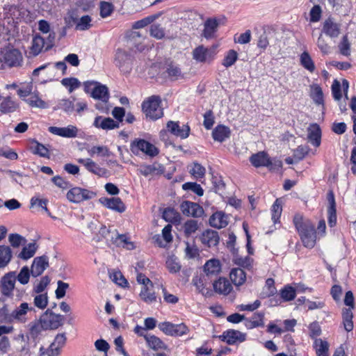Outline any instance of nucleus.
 <instances>
[{
  "label": "nucleus",
  "instance_id": "nucleus-32",
  "mask_svg": "<svg viewBox=\"0 0 356 356\" xmlns=\"http://www.w3.org/2000/svg\"><path fill=\"white\" fill-rule=\"evenodd\" d=\"M209 224L218 229L225 227L227 225L226 216L222 212H216L210 217Z\"/></svg>",
  "mask_w": 356,
  "mask_h": 356
},
{
  "label": "nucleus",
  "instance_id": "nucleus-57",
  "mask_svg": "<svg viewBox=\"0 0 356 356\" xmlns=\"http://www.w3.org/2000/svg\"><path fill=\"white\" fill-rule=\"evenodd\" d=\"M61 83L65 87L68 88L70 92L81 86L80 81L75 77L64 78L62 79Z\"/></svg>",
  "mask_w": 356,
  "mask_h": 356
},
{
  "label": "nucleus",
  "instance_id": "nucleus-63",
  "mask_svg": "<svg viewBox=\"0 0 356 356\" xmlns=\"http://www.w3.org/2000/svg\"><path fill=\"white\" fill-rule=\"evenodd\" d=\"M100 16L102 18H106L108 16H110L113 10H114V6L111 3L107 2V1H102L100 3Z\"/></svg>",
  "mask_w": 356,
  "mask_h": 356
},
{
  "label": "nucleus",
  "instance_id": "nucleus-34",
  "mask_svg": "<svg viewBox=\"0 0 356 356\" xmlns=\"http://www.w3.org/2000/svg\"><path fill=\"white\" fill-rule=\"evenodd\" d=\"M13 257V252L10 247L0 245V268L6 267Z\"/></svg>",
  "mask_w": 356,
  "mask_h": 356
},
{
  "label": "nucleus",
  "instance_id": "nucleus-1",
  "mask_svg": "<svg viewBox=\"0 0 356 356\" xmlns=\"http://www.w3.org/2000/svg\"><path fill=\"white\" fill-rule=\"evenodd\" d=\"M293 223L304 247L312 249L316 243V231L313 222L300 213H296Z\"/></svg>",
  "mask_w": 356,
  "mask_h": 356
},
{
  "label": "nucleus",
  "instance_id": "nucleus-25",
  "mask_svg": "<svg viewBox=\"0 0 356 356\" xmlns=\"http://www.w3.org/2000/svg\"><path fill=\"white\" fill-rule=\"evenodd\" d=\"M145 341L147 347L154 351L168 350V345L159 337L154 334L148 335L146 337Z\"/></svg>",
  "mask_w": 356,
  "mask_h": 356
},
{
  "label": "nucleus",
  "instance_id": "nucleus-6",
  "mask_svg": "<svg viewBox=\"0 0 356 356\" xmlns=\"http://www.w3.org/2000/svg\"><path fill=\"white\" fill-rule=\"evenodd\" d=\"M96 192L75 186L71 188L66 194L67 199L72 203L79 204L84 201L90 200L95 197Z\"/></svg>",
  "mask_w": 356,
  "mask_h": 356
},
{
  "label": "nucleus",
  "instance_id": "nucleus-23",
  "mask_svg": "<svg viewBox=\"0 0 356 356\" xmlns=\"http://www.w3.org/2000/svg\"><path fill=\"white\" fill-rule=\"evenodd\" d=\"M100 202L107 208L122 213L125 211L126 207L120 197L103 198Z\"/></svg>",
  "mask_w": 356,
  "mask_h": 356
},
{
  "label": "nucleus",
  "instance_id": "nucleus-61",
  "mask_svg": "<svg viewBox=\"0 0 356 356\" xmlns=\"http://www.w3.org/2000/svg\"><path fill=\"white\" fill-rule=\"evenodd\" d=\"M179 216L178 213L173 209L170 207L165 208L162 213L163 218L166 222H173L177 221V218Z\"/></svg>",
  "mask_w": 356,
  "mask_h": 356
},
{
  "label": "nucleus",
  "instance_id": "nucleus-16",
  "mask_svg": "<svg viewBox=\"0 0 356 356\" xmlns=\"http://www.w3.org/2000/svg\"><path fill=\"white\" fill-rule=\"evenodd\" d=\"M49 266V259L46 255L37 257L31 265V273L33 277H38L43 273Z\"/></svg>",
  "mask_w": 356,
  "mask_h": 356
},
{
  "label": "nucleus",
  "instance_id": "nucleus-13",
  "mask_svg": "<svg viewBox=\"0 0 356 356\" xmlns=\"http://www.w3.org/2000/svg\"><path fill=\"white\" fill-rule=\"evenodd\" d=\"M180 209L184 216L194 218L201 217L204 213V209L199 204L187 200L182 202Z\"/></svg>",
  "mask_w": 356,
  "mask_h": 356
},
{
  "label": "nucleus",
  "instance_id": "nucleus-38",
  "mask_svg": "<svg viewBox=\"0 0 356 356\" xmlns=\"http://www.w3.org/2000/svg\"><path fill=\"white\" fill-rule=\"evenodd\" d=\"M221 270L220 263L218 259H211L204 266V270L207 275H216Z\"/></svg>",
  "mask_w": 356,
  "mask_h": 356
},
{
  "label": "nucleus",
  "instance_id": "nucleus-14",
  "mask_svg": "<svg viewBox=\"0 0 356 356\" xmlns=\"http://www.w3.org/2000/svg\"><path fill=\"white\" fill-rule=\"evenodd\" d=\"M77 162L82 164L90 172L98 175L101 177H106L108 175V171L106 168L99 167L95 161L90 159H79Z\"/></svg>",
  "mask_w": 356,
  "mask_h": 356
},
{
  "label": "nucleus",
  "instance_id": "nucleus-64",
  "mask_svg": "<svg viewBox=\"0 0 356 356\" xmlns=\"http://www.w3.org/2000/svg\"><path fill=\"white\" fill-rule=\"evenodd\" d=\"M111 279L118 285L122 287H127L129 282L120 271H115L110 275Z\"/></svg>",
  "mask_w": 356,
  "mask_h": 356
},
{
  "label": "nucleus",
  "instance_id": "nucleus-42",
  "mask_svg": "<svg viewBox=\"0 0 356 356\" xmlns=\"http://www.w3.org/2000/svg\"><path fill=\"white\" fill-rule=\"evenodd\" d=\"M280 296L283 302H289L295 299L296 291L293 286L287 284L280 291Z\"/></svg>",
  "mask_w": 356,
  "mask_h": 356
},
{
  "label": "nucleus",
  "instance_id": "nucleus-54",
  "mask_svg": "<svg viewBox=\"0 0 356 356\" xmlns=\"http://www.w3.org/2000/svg\"><path fill=\"white\" fill-rule=\"evenodd\" d=\"M34 305L40 309H44L48 305V296L47 293H38L33 299Z\"/></svg>",
  "mask_w": 356,
  "mask_h": 356
},
{
  "label": "nucleus",
  "instance_id": "nucleus-21",
  "mask_svg": "<svg viewBox=\"0 0 356 356\" xmlns=\"http://www.w3.org/2000/svg\"><path fill=\"white\" fill-rule=\"evenodd\" d=\"M213 287L216 293L224 296L229 294L233 289L229 280L221 277L213 283Z\"/></svg>",
  "mask_w": 356,
  "mask_h": 356
},
{
  "label": "nucleus",
  "instance_id": "nucleus-20",
  "mask_svg": "<svg viewBox=\"0 0 356 356\" xmlns=\"http://www.w3.org/2000/svg\"><path fill=\"white\" fill-rule=\"evenodd\" d=\"M165 72L171 81H177L180 78H183L184 75L179 65L170 59H168L164 63Z\"/></svg>",
  "mask_w": 356,
  "mask_h": 356
},
{
  "label": "nucleus",
  "instance_id": "nucleus-17",
  "mask_svg": "<svg viewBox=\"0 0 356 356\" xmlns=\"http://www.w3.org/2000/svg\"><path fill=\"white\" fill-rule=\"evenodd\" d=\"M92 125L97 129L106 131L118 129L120 127L118 122L109 117L106 118L101 115H98L95 118Z\"/></svg>",
  "mask_w": 356,
  "mask_h": 356
},
{
  "label": "nucleus",
  "instance_id": "nucleus-37",
  "mask_svg": "<svg viewBox=\"0 0 356 356\" xmlns=\"http://www.w3.org/2000/svg\"><path fill=\"white\" fill-rule=\"evenodd\" d=\"M351 308H344L342 310V318L344 329L347 332H350L353 329V314Z\"/></svg>",
  "mask_w": 356,
  "mask_h": 356
},
{
  "label": "nucleus",
  "instance_id": "nucleus-19",
  "mask_svg": "<svg viewBox=\"0 0 356 356\" xmlns=\"http://www.w3.org/2000/svg\"><path fill=\"white\" fill-rule=\"evenodd\" d=\"M201 243L207 248L218 245L220 241L218 233L212 229H207L200 236Z\"/></svg>",
  "mask_w": 356,
  "mask_h": 356
},
{
  "label": "nucleus",
  "instance_id": "nucleus-60",
  "mask_svg": "<svg viewBox=\"0 0 356 356\" xmlns=\"http://www.w3.org/2000/svg\"><path fill=\"white\" fill-rule=\"evenodd\" d=\"M339 49L341 54L343 56H348L350 55V44L346 34L343 36L341 42H339Z\"/></svg>",
  "mask_w": 356,
  "mask_h": 356
},
{
  "label": "nucleus",
  "instance_id": "nucleus-39",
  "mask_svg": "<svg viewBox=\"0 0 356 356\" xmlns=\"http://www.w3.org/2000/svg\"><path fill=\"white\" fill-rule=\"evenodd\" d=\"M300 65L309 72H314L315 70V64L311 56L307 51H303L300 56Z\"/></svg>",
  "mask_w": 356,
  "mask_h": 356
},
{
  "label": "nucleus",
  "instance_id": "nucleus-22",
  "mask_svg": "<svg viewBox=\"0 0 356 356\" xmlns=\"http://www.w3.org/2000/svg\"><path fill=\"white\" fill-rule=\"evenodd\" d=\"M250 162L255 168L270 166L271 159L265 152H259L250 157Z\"/></svg>",
  "mask_w": 356,
  "mask_h": 356
},
{
  "label": "nucleus",
  "instance_id": "nucleus-30",
  "mask_svg": "<svg viewBox=\"0 0 356 356\" xmlns=\"http://www.w3.org/2000/svg\"><path fill=\"white\" fill-rule=\"evenodd\" d=\"M18 104L10 96L2 97L0 102V111L3 114L15 112L18 108Z\"/></svg>",
  "mask_w": 356,
  "mask_h": 356
},
{
  "label": "nucleus",
  "instance_id": "nucleus-11",
  "mask_svg": "<svg viewBox=\"0 0 356 356\" xmlns=\"http://www.w3.org/2000/svg\"><path fill=\"white\" fill-rule=\"evenodd\" d=\"M341 24L330 16L323 23L322 33L332 38H337L341 33Z\"/></svg>",
  "mask_w": 356,
  "mask_h": 356
},
{
  "label": "nucleus",
  "instance_id": "nucleus-28",
  "mask_svg": "<svg viewBox=\"0 0 356 356\" xmlns=\"http://www.w3.org/2000/svg\"><path fill=\"white\" fill-rule=\"evenodd\" d=\"M218 26V22L216 18H209L204 22L203 36L207 39L213 38Z\"/></svg>",
  "mask_w": 356,
  "mask_h": 356
},
{
  "label": "nucleus",
  "instance_id": "nucleus-55",
  "mask_svg": "<svg viewBox=\"0 0 356 356\" xmlns=\"http://www.w3.org/2000/svg\"><path fill=\"white\" fill-rule=\"evenodd\" d=\"M311 97L318 105L323 104L324 102L323 93L319 86H315L312 88Z\"/></svg>",
  "mask_w": 356,
  "mask_h": 356
},
{
  "label": "nucleus",
  "instance_id": "nucleus-50",
  "mask_svg": "<svg viewBox=\"0 0 356 356\" xmlns=\"http://www.w3.org/2000/svg\"><path fill=\"white\" fill-rule=\"evenodd\" d=\"M270 210L272 220L275 224L279 221L282 211V204L278 199L274 202Z\"/></svg>",
  "mask_w": 356,
  "mask_h": 356
},
{
  "label": "nucleus",
  "instance_id": "nucleus-36",
  "mask_svg": "<svg viewBox=\"0 0 356 356\" xmlns=\"http://www.w3.org/2000/svg\"><path fill=\"white\" fill-rule=\"evenodd\" d=\"M44 46V38L39 35L34 36L30 47V54L34 56H38L42 51Z\"/></svg>",
  "mask_w": 356,
  "mask_h": 356
},
{
  "label": "nucleus",
  "instance_id": "nucleus-9",
  "mask_svg": "<svg viewBox=\"0 0 356 356\" xmlns=\"http://www.w3.org/2000/svg\"><path fill=\"white\" fill-rule=\"evenodd\" d=\"M34 310L29 303L24 302L17 306L12 312L13 323L24 324L29 321L28 313Z\"/></svg>",
  "mask_w": 356,
  "mask_h": 356
},
{
  "label": "nucleus",
  "instance_id": "nucleus-15",
  "mask_svg": "<svg viewBox=\"0 0 356 356\" xmlns=\"http://www.w3.org/2000/svg\"><path fill=\"white\" fill-rule=\"evenodd\" d=\"M27 337L33 341H37L40 339L42 332L47 331L46 327L40 319H35L28 324Z\"/></svg>",
  "mask_w": 356,
  "mask_h": 356
},
{
  "label": "nucleus",
  "instance_id": "nucleus-40",
  "mask_svg": "<svg viewBox=\"0 0 356 356\" xmlns=\"http://www.w3.org/2000/svg\"><path fill=\"white\" fill-rule=\"evenodd\" d=\"M317 356H328L329 344L321 339H316L313 344Z\"/></svg>",
  "mask_w": 356,
  "mask_h": 356
},
{
  "label": "nucleus",
  "instance_id": "nucleus-2",
  "mask_svg": "<svg viewBox=\"0 0 356 356\" xmlns=\"http://www.w3.org/2000/svg\"><path fill=\"white\" fill-rule=\"evenodd\" d=\"M142 111L146 118L152 120L161 118L163 116V111L160 96L152 95L145 99L142 103Z\"/></svg>",
  "mask_w": 356,
  "mask_h": 356
},
{
  "label": "nucleus",
  "instance_id": "nucleus-4",
  "mask_svg": "<svg viewBox=\"0 0 356 356\" xmlns=\"http://www.w3.org/2000/svg\"><path fill=\"white\" fill-rule=\"evenodd\" d=\"M130 150L136 156L142 152L151 158L159 154V149L154 145L142 138H135L132 140L130 143Z\"/></svg>",
  "mask_w": 356,
  "mask_h": 356
},
{
  "label": "nucleus",
  "instance_id": "nucleus-41",
  "mask_svg": "<svg viewBox=\"0 0 356 356\" xmlns=\"http://www.w3.org/2000/svg\"><path fill=\"white\" fill-rule=\"evenodd\" d=\"M24 102L31 107L39 108H46L48 107L47 104L42 100L37 93H33L27 99H24Z\"/></svg>",
  "mask_w": 356,
  "mask_h": 356
},
{
  "label": "nucleus",
  "instance_id": "nucleus-12",
  "mask_svg": "<svg viewBox=\"0 0 356 356\" xmlns=\"http://www.w3.org/2000/svg\"><path fill=\"white\" fill-rule=\"evenodd\" d=\"M216 55L215 51L210 48L200 45L193 51V58L199 63L211 62Z\"/></svg>",
  "mask_w": 356,
  "mask_h": 356
},
{
  "label": "nucleus",
  "instance_id": "nucleus-18",
  "mask_svg": "<svg viewBox=\"0 0 356 356\" xmlns=\"http://www.w3.org/2000/svg\"><path fill=\"white\" fill-rule=\"evenodd\" d=\"M48 131L52 134L68 138H76L78 134V129L74 125L65 127H49Z\"/></svg>",
  "mask_w": 356,
  "mask_h": 356
},
{
  "label": "nucleus",
  "instance_id": "nucleus-52",
  "mask_svg": "<svg viewBox=\"0 0 356 356\" xmlns=\"http://www.w3.org/2000/svg\"><path fill=\"white\" fill-rule=\"evenodd\" d=\"M130 59V55L124 50L121 49H118L116 51L115 61L116 63V65L119 67H122V65Z\"/></svg>",
  "mask_w": 356,
  "mask_h": 356
},
{
  "label": "nucleus",
  "instance_id": "nucleus-7",
  "mask_svg": "<svg viewBox=\"0 0 356 356\" xmlns=\"http://www.w3.org/2000/svg\"><path fill=\"white\" fill-rule=\"evenodd\" d=\"M17 280L16 272L10 271L4 274L0 279V292L3 297L11 298L15 288Z\"/></svg>",
  "mask_w": 356,
  "mask_h": 356
},
{
  "label": "nucleus",
  "instance_id": "nucleus-35",
  "mask_svg": "<svg viewBox=\"0 0 356 356\" xmlns=\"http://www.w3.org/2000/svg\"><path fill=\"white\" fill-rule=\"evenodd\" d=\"M162 12H159L156 14L149 15L140 20H138L133 24L132 28L134 29H142L147 25L153 23L156 19L162 15Z\"/></svg>",
  "mask_w": 356,
  "mask_h": 356
},
{
  "label": "nucleus",
  "instance_id": "nucleus-51",
  "mask_svg": "<svg viewBox=\"0 0 356 356\" xmlns=\"http://www.w3.org/2000/svg\"><path fill=\"white\" fill-rule=\"evenodd\" d=\"M309 337L314 339H318L317 337L322 334L321 327L319 323L316 321H313L308 325Z\"/></svg>",
  "mask_w": 356,
  "mask_h": 356
},
{
  "label": "nucleus",
  "instance_id": "nucleus-62",
  "mask_svg": "<svg viewBox=\"0 0 356 356\" xmlns=\"http://www.w3.org/2000/svg\"><path fill=\"white\" fill-rule=\"evenodd\" d=\"M150 35L157 40H161L165 36V29L159 24H154L150 26Z\"/></svg>",
  "mask_w": 356,
  "mask_h": 356
},
{
  "label": "nucleus",
  "instance_id": "nucleus-46",
  "mask_svg": "<svg viewBox=\"0 0 356 356\" xmlns=\"http://www.w3.org/2000/svg\"><path fill=\"white\" fill-rule=\"evenodd\" d=\"M140 298L146 303L150 304L156 300L154 292H150L147 286H143L139 294Z\"/></svg>",
  "mask_w": 356,
  "mask_h": 356
},
{
  "label": "nucleus",
  "instance_id": "nucleus-48",
  "mask_svg": "<svg viewBox=\"0 0 356 356\" xmlns=\"http://www.w3.org/2000/svg\"><path fill=\"white\" fill-rule=\"evenodd\" d=\"M266 291H263L261 293V298H270L276 294L277 289L275 286V282L273 278H268L266 281Z\"/></svg>",
  "mask_w": 356,
  "mask_h": 356
},
{
  "label": "nucleus",
  "instance_id": "nucleus-10",
  "mask_svg": "<svg viewBox=\"0 0 356 356\" xmlns=\"http://www.w3.org/2000/svg\"><path fill=\"white\" fill-rule=\"evenodd\" d=\"M218 338L228 345H236L246 340V334L238 330L229 329L222 332Z\"/></svg>",
  "mask_w": 356,
  "mask_h": 356
},
{
  "label": "nucleus",
  "instance_id": "nucleus-56",
  "mask_svg": "<svg viewBox=\"0 0 356 356\" xmlns=\"http://www.w3.org/2000/svg\"><path fill=\"white\" fill-rule=\"evenodd\" d=\"M31 270H29V267L25 266L22 268L19 274L17 275V280L22 284H26L29 282Z\"/></svg>",
  "mask_w": 356,
  "mask_h": 356
},
{
  "label": "nucleus",
  "instance_id": "nucleus-29",
  "mask_svg": "<svg viewBox=\"0 0 356 356\" xmlns=\"http://www.w3.org/2000/svg\"><path fill=\"white\" fill-rule=\"evenodd\" d=\"M330 206L327 209V222L330 227H333L337 224V210L333 193H329Z\"/></svg>",
  "mask_w": 356,
  "mask_h": 356
},
{
  "label": "nucleus",
  "instance_id": "nucleus-27",
  "mask_svg": "<svg viewBox=\"0 0 356 356\" xmlns=\"http://www.w3.org/2000/svg\"><path fill=\"white\" fill-rule=\"evenodd\" d=\"M3 59L6 64L10 67H13L20 65L22 57L19 50L12 49L5 53Z\"/></svg>",
  "mask_w": 356,
  "mask_h": 356
},
{
  "label": "nucleus",
  "instance_id": "nucleus-31",
  "mask_svg": "<svg viewBox=\"0 0 356 356\" xmlns=\"http://www.w3.org/2000/svg\"><path fill=\"white\" fill-rule=\"evenodd\" d=\"M229 277L235 286H239L245 283L246 280V273L242 268H236L232 269L229 273Z\"/></svg>",
  "mask_w": 356,
  "mask_h": 356
},
{
  "label": "nucleus",
  "instance_id": "nucleus-58",
  "mask_svg": "<svg viewBox=\"0 0 356 356\" xmlns=\"http://www.w3.org/2000/svg\"><path fill=\"white\" fill-rule=\"evenodd\" d=\"M88 154L93 156L95 154L101 156H109L110 151L106 146H92L88 150Z\"/></svg>",
  "mask_w": 356,
  "mask_h": 356
},
{
  "label": "nucleus",
  "instance_id": "nucleus-44",
  "mask_svg": "<svg viewBox=\"0 0 356 356\" xmlns=\"http://www.w3.org/2000/svg\"><path fill=\"white\" fill-rule=\"evenodd\" d=\"M166 267L170 273H179L181 270V264L179 259L175 255L169 256L166 260Z\"/></svg>",
  "mask_w": 356,
  "mask_h": 356
},
{
  "label": "nucleus",
  "instance_id": "nucleus-47",
  "mask_svg": "<svg viewBox=\"0 0 356 356\" xmlns=\"http://www.w3.org/2000/svg\"><path fill=\"white\" fill-rule=\"evenodd\" d=\"M238 59V54L234 49L229 50L222 60V65L225 67L232 66Z\"/></svg>",
  "mask_w": 356,
  "mask_h": 356
},
{
  "label": "nucleus",
  "instance_id": "nucleus-53",
  "mask_svg": "<svg viewBox=\"0 0 356 356\" xmlns=\"http://www.w3.org/2000/svg\"><path fill=\"white\" fill-rule=\"evenodd\" d=\"M184 191H191L198 196H202L204 190L202 186L196 182H186L182 185Z\"/></svg>",
  "mask_w": 356,
  "mask_h": 356
},
{
  "label": "nucleus",
  "instance_id": "nucleus-5",
  "mask_svg": "<svg viewBox=\"0 0 356 356\" xmlns=\"http://www.w3.org/2000/svg\"><path fill=\"white\" fill-rule=\"evenodd\" d=\"M40 319L44 324L47 330H55L63 326L65 322V316L54 313L51 309H47L40 316Z\"/></svg>",
  "mask_w": 356,
  "mask_h": 356
},
{
  "label": "nucleus",
  "instance_id": "nucleus-24",
  "mask_svg": "<svg viewBox=\"0 0 356 356\" xmlns=\"http://www.w3.org/2000/svg\"><path fill=\"white\" fill-rule=\"evenodd\" d=\"M307 138L314 147L320 146L321 143V129L318 124L314 123L309 127Z\"/></svg>",
  "mask_w": 356,
  "mask_h": 356
},
{
  "label": "nucleus",
  "instance_id": "nucleus-49",
  "mask_svg": "<svg viewBox=\"0 0 356 356\" xmlns=\"http://www.w3.org/2000/svg\"><path fill=\"white\" fill-rule=\"evenodd\" d=\"M184 235L189 237L198 229L197 221L195 220H186L183 226Z\"/></svg>",
  "mask_w": 356,
  "mask_h": 356
},
{
  "label": "nucleus",
  "instance_id": "nucleus-45",
  "mask_svg": "<svg viewBox=\"0 0 356 356\" xmlns=\"http://www.w3.org/2000/svg\"><path fill=\"white\" fill-rule=\"evenodd\" d=\"M37 245L35 243H30L26 246L24 247L19 254V257L24 260H27L34 256L36 250Z\"/></svg>",
  "mask_w": 356,
  "mask_h": 356
},
{
  "label": "nucleus",
  "instance_id": "nucleus-43",
  "mask_svg": "<svg viewBox=\"0 0 356 356\" xmlns=\"http://www.w3.org/2000/svg\"><path fill=\"white\" fill-rule=\"evenodd\" d=\"M113 243L117 246H122L128 250H133L135 248L134 243L129 241V238L126 234H117L113 239Z\"/></svg>",
  "mask_w": 356,
  "mask_h": 356
},
{
  "label": "nucleus",
  "instance_id": "nucleus-8",
  "mask_svg": "<svg viewBox=\"0 0 356 356\" xmlns=\"http://www.w3.org/2000/svg\"><path fill=\"white\" fill-rule=\"evenodd\" d=\"M166 131L181 139H186L190 135L191 128L188 124H183L181 126L179 121L170 120L166 124V131H161V136L165 134Z\"/></svg>",
  "mask_w": 356,
  "mask_h": 356
},
{
  "label": "nucleus",
  "instance_id": "nucleus-3",
  "mask_svg": "<svg viewBox=\"0 0 356 356\" xmlns=\"http://www.w3.org/2000/svg\"><path fill=\"white\" fill-rule=\"evenodd\" d=\"M83 86L85 92L90 93L92 98L101 100L104 104L108 102V88L105 85L95 81H87L83 83Z\"/></svg>",
  "mask_w": 356,
  "mask_h": 356
},
{
  "label": "nucleus",
  "instance_id": "nucleus-33",
  "mask_svg": "<svg viewBox=\"0 0 356 356\" xmlns=\"http://www.w3.org/2000/svg\"><path fill=\"white\" fill-rule=\"evenodd\" d=\"M30 149L33 154L39 155L44 158H49V150L48 148L36 140L31 141Z\"/></svg>",
  "mask_w": 356,
  "mask_h": 356
},
{
  "label": "nucleus",
  "instance_id": "nucleus-26",
  "mask_svg": "<svg viewBox=\"0 0 356 356\" xmlns=\"http://www.w3.org/2000/svg\"><path fill=\"white\" fill-rule=\"evenodd\" d=\"M231 135L230 129L223 124L217 125L212 131V137L215 141L220 143L224 142L229 138Z\"/></svg>",
  "mask_w": 356,
  "mask_h": 356
},
{
  "label": "nucleus",
  "instance_id": "nucleus-59",
  "mask_svg": "<svg viewBox=\"0 0 356 356\" xmlns=\"http://www.w3.org/2000/svg\"><path fill=\"white\" fill-rule=\"evenodd\" d=\"M212 184L216 193L222 195L225 189V184L222 179V177L220 176H218V175H213Z\"/></svg>",
  "mask_w": 356,
  "mask_h": 356
}]
</instances>
